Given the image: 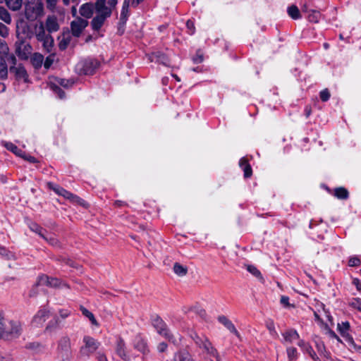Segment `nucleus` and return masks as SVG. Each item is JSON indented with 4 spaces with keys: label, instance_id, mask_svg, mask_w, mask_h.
<instances>
[{
    "label": "nucleus",
    "instance_id": "50",
    "mask_svg": "<svg viewBox=\"0 0 361 361\" xmlns=\"http://www.w3.org/2000/svg\"><path fill=\"white\" fill-rule=\"evenodd\" d=\"M267 328L269 329V332L273 335H277V333L275 329V326L273 320H268L266 324Z\"/></svg>",
    "mask_w": 361,
    "mask_h": 361
},
{
    "label": "nucleus",
    "instance_id": "56",
    "mask_svg": "<svg viewBox=\"0 0 361 361\" xmlns=\"http://www.w3.org/2000/svg\"><path fill=\"white\" fill-rule=\"evenodd\" d=\"M59 314H60L61 317H62L63 319H65L69 316L70 311H68V310H61L59 311Z\"/></svg>",
    "mask_w": 361,
    "mask_h": 361
},
{
    "label": "nucleus",
    "instance_id": "34",
    "mask_svg": "<svg viewBox=\"0 0 361 361\" xmlns=\"http://www.w3.org/2000/svg\"><path fill=\"white\" fill-rule=\"evenodd\" d=\"M80 310H81L82 313L90 320L91 323L93 325H94V326L99 325L97 321L96 320L94 316L93 315V314L92 312H90L89 310H87L84 307H81Z\"/></svg>",
    "mask_w": 361,
    "mask_h": 361
},
{
    "label": "nucleus",
    "instance_id": "61",
    "mask_svg": "<svg viewBox=\"0 0 361 361\" xmlns=\"http://www.w3.org/2000/svg\"><path fill=\"white\" fill-rule=\"evenodd\" d=\"M117 2H118V0H109L108 1V4H109V7H111L112 9L113 8H114L116 6V5L117 4Z\"/></svg>",
    "mask_w": 361,
    "mask_h": 361
},
{
    "label": "nucleus",
    "instance_id": "8",
    "mask_svg": "<svg viewBox=\"0 0 361 361\" xmlns=\"http://www.w3.org/2000/svg\"><path fill=\"white\" fill-rule=\"evenodd\" d=\"M99 63L97 61L92 59H86L81 61L76 66V69L80 74H92L97 68Z\"/></svg>",
    "mask_w": 361,
    "mask_h": 361
},
{
    "label": "nucleus",
    "instance_id": "48",
    "mask_svg": "<svg viewBox=\"0 0 361 361\" xmlns=\"http://www.w3.org/2000/svg\"><path fill=\"white\" fill-rule=\"evenodd\" d=\"M309 20L314 23H318L320 19V13L317 11H313L308 16Z\"/></svg>",
    "mask_w": 361,
    "mask_h": 361
},
{
    "label": "nucleus",
    "instance_id": "47",
    "mask_svg": "<svg viewBox=\"0 0 361 361\" xmlns=\"http://www.w3.org/2000/svg\"><path fill=\"white\" fill-rule=\"evenodd\" d=\"M59 0H46L47 8L51 11H54Z\"/></svg>",
    "mask_w": 361,
    "mask_h": 361
},
{
    "label": "nucleus",
    "instance_id": "37",
    "mask_svg": "<svg viewBox=\"0 0 361 361\" xmlns=\"http://www.w3.org/2000/svg\"><path fill=\"white\" fill-rule=\"evenodd\" d=\"M335 196L339 199H346L348 196V192L344 188H338L335 190Z\"/></svg>",
    "mask_w": 361,
    "mask_h": 361
},
{
    "label": "nucleus",
    "instance_id": "40",
    "mask_svg": "<svg viewBox=\"0 0 361 361\" xmlns=\"http://www.w3.org/2000/svg\"><path fill=\"white\" fill-rule=\"evenodd\" d=\"M247 270L250 273H251L253 276H255V277L260 279H262L261 272L255 266L247 265Z\"/></svg>",
    "mask_w": 361,
    "mask_h": 361
},
{
    "label": "nucleus",
    "instance_id": "7",
    "mask_svg": "<svg viewBox=\"0 0 361 361\" xmlns=\"http://www.w3.org/2000/svg\"><path fill=\"white\" fill-rule=\"evenodd\" d=\"M5 329V333L1 336V338H16L20 335L22 331L21 324L17 321H8Z\"/></svg>",
    "mask_w": 361,
    "mask_h": 361
},
{
    "label": "nucleus",
    "instance_id": "53",
    "mask_svg": "<svg viewBox=\"0 0 361 361\" xmlns=\"http://www.w3.org/2000/svg\"><path fill=\"white\" fill-rule=\"evenodd\" d=\"M360 264V260L357 257H352L349 259L348 264L350 267H357Z\"/></svg>",
    "mask_w": 361,
    "mask_h": 361
},
{
    "label": "nucleus",
    "instance_id": "51",
    "mask_svg": "<svg viewBox=\"0 0 361 361\" xmlns=\"http://www.w3.org/2000/svg\"><path fill=\"white\" fill-rule=\"evenodd\" d=\"M54 61V55H49L47 56L44 61V66L46 69H48L50 68V66L52 65L53 62Z\"/></svg>",
    "mask_w": 361,
    "mask_h": 361
},
{
    "label": "nucleus",
    "instance_id": "11",
    "mask_svg": "<svg viewBox=\"0 0 361 361\" xmlns=\"http://www.w3.org/2000/svg\"><path fill=\"white\" fill-rule=\"evenodd\" d=\"M38 284L40 286H49L51 287H67L68 286L61 283L58 279L50 278L46 275H42L38 278Z\"/></svg>",
    "mask_w": 361,
    "mask_h": 361
},
{
    "label": "nucleus",
    "instance_id": "43",
    "mask_svg": "<svg viewBox=\"0 0 361 361\" xmlns=\"http://www.w3.org/2000/svg\"><path fill=\"white\" fill-rule=\"evenodd\" d=\"M190 337L192 338V340L195 342V343L199 345V347H202L201 343L202 341H204V337H200L197 335L196 332H192L190 334Z\"/></svg>",
    "mask_w": 361,
    "mask_h": 361
},
{
    "label": "nucleus",
    "instance_id": "19",
    "mask_svg": "<svg viewBox=\"0 0 361 361\" xmlns=\"http://www.w3.org/2000/svg\"><path fill=\"white\" fill-rule=\"evenodd\" d=\"M283 338V343H291L295 340H298L300 338L299 334L295 329H288L282 334Z\"/></svg>",
    "mask_w": 361,
    "mask_h": 361
},
{
    "label": "nucleus",
    "instance_id": "12",
    "mask_svg": "<svg viewBox=\"0 0 361 361\" xmlns=\"http://www.w3.org/2000/svg\"><path fill=\"white\" fill-rule=\"evenodd\" d=\"M32 47L29 44L20 42L16 45V54L22 59H27L31 54Z\"/></svg>",
    "mask_w": 361,
    "mask_h": 361
},
{
    "label": "nucleus",
    "instance_id": "21",
    "mask_svg": "<svg viewBox=\"0 0 361 361\" xmlns=\"http://www.w3.org/2000/svg\"><path fill=\"white\" fill-rule=\"evenodd\" d=\"M299 347H300L305 353L309 354V355L314 360L317 359V355L314 353L312 348L305 341L300 340L298 343Z\"/></svg>",
    "mask_w": 361,
    "mask_h": 361
},
{
    "label": "nucleus",
    "instance_id": "17",
    "mask_svg": "<svg viewBox=\"0 0 361 361\" xmlns=\"http://www.w3.org/2000/svg\"><path fill=\"white\" fill-rule=\"evenodd\" d=\"M149 60L152 62L159 63L164 66L169 65V60L167 56L160 51H157V52L152 53L149 56Z\"/></svg>",
    "mask_w": 361,
    "mask_h": 361
},
{
    "label": "nucleus",
    "instance_id": "6",
    "mask_svg": "<svg viewBox=\"0 0 361 361\" xmlns=\"http://www.w3.org/2000/svg\"><path fill=\"white\" fill-rule=\"evenodd\" d=\"M9 48L5 41L0 39V78H6L8 68L5 57L8 55Z\"/></svg>",
    "mask_w": 361,
    "mask_h": 361
},
{
    "label": "nucleus",
    "instance_id": "31",
    "mask_svg": "<svg viewBox=\"0 0 361 361\" xmlns=\"http://www.w3.org/2000/svg\"><path fill=\"white\" fill-rule=\"evenodd\" d=\"M240 166L244 171V176L245 178L251 176L252 169L245 159L243 158L240 160Z\"/></svg>",
    "mask_w": 361,
    "mask_h": 361
},
{
    "label": "nucleus",
    "instance_id": "20",
    "mask_svg": "<svg viewBox=\"0 0 361 361\" xmlns=\"http://www.w3.org/2000/svg\"><path fill=\"white\" fill-rule=\"evenodd\" d=\"M350 325L348 322H342L341 324H338V329L340 331L341 336L346 338L349 342L353 343V338L350 336L348 334Z\"/></svg>",
    "mask_w": 361,
    "mask_h": 361
},
{
    "label": "nucleus",
    "instance_id": "10",
    "mask_svg": "<svg viewBox=\"0 0 361 361\" xmlns=\"http://www.w3.org/2000/svg\"><path fill=\"white\" fill-rule=\"evenodd\" d=\"M88 25V21L85 19L77 17L71 23V33L74 37H78L81 35L85 28Z\"/></svg>",
    "mask_w": 361,
    "mask_h": 361
},
{
    "label": "nucleus",
    "instance_id": "30",
    "mask_svg": "<svg viewBox=\"0 0 361 361\" xmlns=\"http://www.w3.org/2000/svg\"><path fill=\"white\" fill-rule=\"evenodd\" d=\"M131 0H124L121 12V19L126 21L129 15L128 8L131 6Z\"/></svg>",
    "mask_w": 361,
    "mask_h": 361
},
{
    "label": "nucleus",
    "instance_id": "45",
    "mask_svg": "<svg viewBox=\"0 0 361 361\" xmlns=\"http://www.w3.org/2000/svg\"><path fill=\"white\" fill-rule=\"evenodd\" d=\"M44 57L40 54H35L32 58L33 63L37 66H40L42 63Z\"/></svg>",
    "mask_w": 361,
    "mask_h": 361
},
{
    "label": "nucleus",
    "instance_id": "49",
    "mask_svg": "<svg viewBox=\"0 0 361 361\" xmlns=\"http://www.w3.org/2000/svg\"><path fill=\"white\" fill-rule=\"evenodd\" d=\"M0 36L4 38H6L8 36V28L6 25L1 23H0Z\"/></svg>",
    "mask_w": 361,
    "mask_h": 361
},
{
    "label": "nucleus",
    "instance_id": "58",
    "mask_svg": "<svg viewBox=\"0 0 361 361\" xmlns=\"http://www.w3.org/2000/svg\"><path fill=\"white\" fill-rule=\"evenodd\" d=\"M289 298L287 296H282L281 298V303L285 306H288L289 305Z\"/></svg>",
    "mask_w": 361,
    "mask_h": 361
},
{
    "label": "nucleus",
    "instance_id": "44",
    "mask_svg": "<svg viewBox=\"0 0 361 361\" xmlns=\"http://www.w3.org/2000/svg\"><path fill=\"white\" fill-rule=\"evenodd\" d=\"M8 320L5 319L3 315L0 313V338H1L2 334L5 333L4 330L7 325Z\"/></svg>",
    "mask_w": 361,
    "mask_h": 361
},
{
    "label": "nucleus",
    "instance_id": "55",
    "mask_svg": "<svg viewBox=\"0 0 361 361\" xmlns=\"http://www.w3.org/2000/svg\"><path fill=\"white\" fill-rule=\"evenodd\" d=\"M49 187L52 189L56 194L58 195H61V193H62L61 192V190H63V188L59 186V185H54L52 183H49Z\"/></svg>",
    "mask_w": 361,
    "mask_h": 361
},
{
    "label": "nucleus",
    "instance_id": "3",
    "mask_svg": "<svg viewBox=\"0 0 361 361\" xmlns=\"http://www.w3.org/2000/svg\"><path fill=\"white\" fill-rule=\"evenodd\" d=\"M57 354L63 360H68L71 355V338L68 336H62L58 341Z\"/></svg>",
    "mask_w": 361,
    "mask_h": 361
},
{
    "label": "nucleus",
    "instance_id": "54",
    "mask_svg": "<svg viewBox=\"0 0 361 361\" xmlns=\"http://www.w3.org/2000/svg\"><path fill=\"white\" fill-rule=\"evenodd\" d=\"M186 26L188 30V32L190 35H192L195 32V25L192 21L188 20L186 23Z\"/></svg>",
    "mask_w": 361,
    "mask_h": 361
},
{
    "label": "nucleus",
    "instance_id": "15",
    "mask_svg": "<svg viewBox=\"0 0 361 361\" xmlns=\"http://www.w3.org/2000/svg\"><path fill=\"white\" fill-rule=\"evenodd\" d=\"M44 26L49 33L56 32L59 30L58 20L54 16H47Z\"/></svg>",
    "mask_w": 361,
    "mask_h": 361
},
{
    "label": "nucleus",
    "instance_id": "59",
    "mask_svg": "<svg viewBox=\"0 0 361 361\" xmlns=\"http://www.w3.org/2000/svg\"><path fill=\"white\" fill-rule=\"evenodd\" d=\"M353 283L356 286L358 290H361V281L357 279H354Z\"/></svg>",
    "mask_w": 361,
    "mask_h": 361
},
{
    "label": "nucleus",
    "instance_id": "18",
    "mask_svg": "<svg viewBox=\"0 0 361 361\" xmlns=\"http://www.w3.org/2000/svg\"><path fill=\"white\" fill-rule=\"evenodd\" d=\"M79 12L82 17L90 18L94 12V4L91 3L84 4L80 6Z\"/></svg>",
    "mask_w": 361,
    "mask_h": 361
},
{
    "label": "nucleus",
    "instance_id": "23",
    "mask_svg": "<svg viewBox=\"0 0 361 361\" xmlns=\"http://www.w3.org/2000/svg\"><path fill=\"white\" fill-rule=\"evenodd\" d=\"M218 320L220 323L224 324L231 332L235 334V335H238V332L233 324L225 316H219L218 317Z\"/></svg>",
    "mask_w": 361,
    "mask_h": 361
},
{
    "label": "nucleus",
    "instance_id": "25",
    "mask_svg": "<svg viewBox=\"0 0 361 361\" xmlns=\"http://www.w3.org/2000/svg\"><path fill=\"white\" fill-rule=\"evenodd\" d=\"M28 226L32 231L38 234L41 238H45V233L47 231L35 222L30 221L28 223Z\"/></svg>",
    "mask_w": 361,
    "mask_h": 361
},
{
    "label": "nucleus",
    "instance_id": "22",
    "mask_svg": "<svg viewBox=\"0 0 361 361\" xmlns=\"http://www.w3.org/2000/svg\"><path fill=\"white\" fill-rule=\"evenodd\" d=\"M34 32L38 40L42 39L43 37L47 36L49 34H47L45 32L44 25L42 22H39L37 23L34 27Z\"/></svg>",
    "mask_w": 361,
    "mask_h": 361
},
{
    "label": "nucleus",
    "instance_id": "62",
    "mask_svg": "<svg viewBox=\"0 0 361 361\" xmlns=\"http://www.w3.org/2000/svg\"><path fill=\"white\" fill-rule=\"evenodd\" d=\"M143 1L144 0H131V6L135 7Z\"/></svg>",
    "mask_w": 361,
    "mask_h": 361
},
{
    "label": "nucleus",
    "instance_id": "29",
    "mask_svg": "<svg viewBox=\"0 0 361 361\" xmlns=\"http://www.w3.org/2000/svg\"><path fill=\"white\" fill-rule=\"evenodd\" d=\"M39 41L42 42L44 48L47 51H51L54 45V39L49 34L47 36L43 37L42 39H39Z\"/></svg>",
    "mask_w": 361,
    "mask_h": 361
},
{
    "label": "nucleus",
    "instance_id": "42",
    "mask_svg": "<svg viewBox=\"0 0 361 361\" xmlns=\"http://www.w3.org/2000/svg\"><path fill=\"white\" fill-rule=\"evenodd\" d=\"M70 41H71V39H70L69 36L68 35L67 37H66V35H63V37L59 44L60 49L63 50V49H66V47H68V45L70 43Z\"/></svg>",
    "mask_w": 361,
    "mask_h": 361
},
{
    "label": "nucleus",
    "instance_id": "57",
    "mask_svg": "<svg viewBox=\"0 0 361 361\" xmlns=\"http://www.w3.org/2000/svg\"><path fill=\"white\" fill-rule=\"evenodd\" d=\"M167 348V345L165 343H161L159 344L157 348L159 352H164Z\"/></svg>",
    "mask_w": 361,
    "mask_h": 361
},
{
    "label": "nucleus",
    "instance_id": "36",
    "mask_svg": "<svg viewBox=\"0 0 361 361\" xmlns=\"http://www.w3.org/2000/svg\"><path fill=\"white\" fill-rule=\"evenodd\" d=\"M135 348L143 353L147 350L146 343L140 338H137V341L135 343Z\"/></svg>",
    "mask_w": 361,
    "mask_h": 361
},
{
    "label": "nucleus",
    "instance_id": "26",
    "mask_svg": "<svg viewBox=\"0 0 361 361\" xmlns=\"http://www.w3.org/2000/svg\"><path fill=\"white\" fill-rule=\"evenodd\" d=\"M28 226L32 231L38 234L41 238H45V233L47 231L35 222L30 221L28 223Z\"/></svg>",
    "mask_w": 361,
    "mask_h": 361
},
{
    "label": "nucleus",
    "instance_id": "24",
    "mask_svg": "<svg viewBox=\"0 0 361 361\" xmlns=\"http://www.w3.org/2000/svg\"><path fill=\"white\" fill-rule=\"evenodd\" d=\"M4 3L10 10L17 11L21 8L23 0H5Z\"/></svg>",
    "mask_w": 361,
    "mask_h": 361
},
{
    "label": "nucleus",
    "instance_id": "2",
    "mask_svg": "<svg viewBox=\"0 0 361 361\" xmlns=\"http://www.w3.org/2000/svg\"><path fill=\"white\" fill-rule=\"evenodd\" d=\"M44 4L42 0L27 1L25 5V16L29 21H34L44 16Z\"/></svg>",
    "mask_w": 361,
    "mask_h": 361
},
{
    "label": "nucleus",
    "instance_id": "32",
    "mask_svg": "<svg viewBox=\"0 0 361 361\" xmlns=\"http://www.w3.org/2000/svg\"><path fill=\"white\" fill-rule=\"evenodd\" d=\"M173 271L175 272L176 274L180 276H185L188 273V268L187 267L185 266H183L181 265L180 264L178 263V262H176L174 264H173Z\"/></svg>",
    "mask_w": 361,
    "mask_h": 361
},
{
    "label": "nucleus",
    "instance_id": "41",
    "mask_svg": "<svg viewBox=\"0 0 361 361\" xmlns=\"http://www.w3.org/2000/svg\"><path fill=\"white\" fill-rule=\"evenodd\" d=\"M42 238L54 246L59 245L58 240L53 235L48 234L47 232L45 233V238Z\"/></svg>",
    "mask_w": 361,
    "mask_h": 361
},
{
    "label": "nucleus",
    "instance_id": "63",
    "mask_svg": "<svg viewBox=\"0 0 361 361\" xmlns=\"http://www.w3.org/2000/svg\"><path fill=\"white\" fill-rule=\"evenodd\" d=\"M329 334L330 336H331L332 338H335L337 339V341H341L340 338L336 336V334L333 331L329 330Z\"/></svg>",
    "mask_w": 361,
    "mask_h": 361
},
{
    "label": "nucleus",
    "instance_id": "1",
    "mask_svg": "<svg viewBox=\"0 0 361 361\" xmlns=\"http://www.w3.org/2000/svg\"><path fill=\"white\" fill-rule=\"evenodd\" d=\"M95 16L91 21V26L93 30L98 31L104 24L106 20L112 13V8L106 6V0H97L94 4Z\"/></svg>",
    "mask_w": 361,
    "mask_h": 361
},
{
    "label": "nucleus",
    "instance_id": "46",
    "mask_svg": "<svg viewBox=\"0 0 361 361\" xmlns=\"http://www.w3.org/2000/svg\"><path fill=\"white\" fill-rule=\"evenodd\" d=\"M6 147L8 149L11 150V152H13V153H15L16 154L18 155V156H22V151L20 149H19L16 146H15L12 143H7L6 145Z\"/></svg>",
    "mask_w": 361,
    "mask_h": 361
},
{
    "label": "nucleus",
    "instance_id": "5",
    "mask_svg": "<svg viewBox=\"0 0 361 361\" xmlns=\"http://www.w3.org/2000/svg\"><path fill=\"white\" fill-rule=\"evenodd\" d=\"M48 84L50 88L58 94L59 97L63 99L64 97V92L60 88V86L68 87L72 85V82L62 78H50Z\"/></svg>",
    "mask_w": 361,
    "mask_h": 361
},
{
    "label": "nucleus",
    "instance_id": "13",
    "mask_svg": "<svg viewBox=\"0 0 361 361\" xmlns=\"http://www.w3.org/2000/svg\"><path fill=\"white\" fill-rule=\"evenodd\" d=\"M201 345L202 347L200 348H203L207 355L216 358V361H220V357L216 349L213 347L211 342L206 337H204V341H202Z\"/></svg>",
    "mask_w": 361,
    "mask_h": 361
},
{
    "label": "nucleus",
    "instance_id": "38",
    "mask_svg": "<svg viewBox=\"0 0 361 361\" xmlns=\"http://www.w3.org/2000/svg\"><path fill=\"white\" fill-rule=\"evenodd\" d=\"M287 355L289 361L295 360L298 357V353L295 348L289 347L286 350Z\"/></svg>",
    "mask_w": 361,
    "mask_h": 361
},
{
    "label": "nucleus",
    "instance_id": "28",
    "mask_svg": "<svg viewBox=\"0 0 361 361\" xmlns=\"http://www.w3.org/2000/svg\"><path fill=\"white\" fill-rule=\"evenodd\" d=\"M126 345L122 338H119L116 343V353L123 359L126 358Z\"/></svg>",
    "mask_w": 361,
    "mask_h": 361
},
{
    "label": "nucleus",
    "instance_id": "52",
    "mask_svg": "<svg viewBox=\"0 0 361 361\" xmlns=\"http://www.w3.org/2000/svg\"><path fill=\"white\" fill-rule=\"evenodd\" d=\"M320 98L323 102H326L330 98V92L327 89L323 90L320 92Z\"/></svg>",
    "mask_w": 361,
    "mask_h": 361
},
{
    "label": "nucleus",
    "instance_id": "16",
    "mask_svg": "<svg viewBox=\"0 0 361 361\" xmlns=\"http://www.w3.org/2000/svg\"><path fill=\"white\" fill-rule=\"evenodd\" d=\"M10 72L14 73L17 79L23 80L24 82L27 81L28 75L27 71L21 65L10 67Z\"/></svg>",
    "mask_w": 361,
    "mask_h": 361
},
{
    "label": "nucleus",
    "instance_id": "60",
    "mask_svg": "<svg viewBox=\"0 0 361 361\" xmlns=\"http://www.w3.org/2000/svg\"><path fill=\"white\" fill-rule=\"evenodd\" d=\"M97 359L99 361H108L106 355L103 353H98Z\"/></svg>",
    "mask_w": 361,
    "mask_h": 361
},
{
    "label": "nucleus",
    "instance_id": "33",
    "mask_svg": "<svg viewBox=\"0 0 361 361\" xmlns=\"http://www.w3.org/2000/svg\"><path fill=\"white\" fill-rule=\"evenodd\" d=\"M61 192L62 193H61L60 195L63 196L66 199L70 200H71L73 202H80V201L82 200L78 196L74 195L73 194H72L71 192L67 191L64 188L63 190H61Z\"/></svg>",
    "mask_w": 361,
    "mask_h": 361
},
{
    "label": "nucleus",
    "instance_id": "35",
    "mask_svg": "<svg viewBox=\"0 0 361 361\" xmlns=\"http://www.w3.org/2000/svg\"><path fill=\"white\" fill-rule=\"evenodd\" d=\"M288 13L293 19H298L300 18V11L296 6H291L288 8Z\"/></svg>",
    "mask_w": 361,
    "mask_h": 361
},
{
    "label": "nucleus",
    "instance_id": "27",
    "mask_svg": "<svg viewBox=\"0 0 361 361\" xmlns=\"http://www.w3.org/2000/svg\"><path fill=\"white\" fill-rule=\"evenodd\" d=\"M0 20L4 21L6 24H11L12 18L8 10L2 6H0Z\"/></svg>",
    "mask_w": 361,
    "mask_h": 361
},
{
    "label": "nucleus",
    "instance_id": "39",
    "mask_svg": "<svg viewBox=\"0 0 361 361\" xmlns=\"http://www.w3.org/2000/svg\"><path fill=\"white\" fill-rule=\"evenodd\" d=\"M175 361H192L190 355L188 353H179L175 355Z\"/></svg>",
    "mask_w": 361,
    "mask_h": 361
},
{
    "label": "nucleus",
    "instance_id": "64",
    "mask_svg": "<svg viewBox=\"0 0 361 361\" xmlns=\"http://www.w3.org/2000/svg\"><path fill=\"white\" fill-rule=\"evenodd\" d=\"M203 61V58L202 56H197L196 58L194 59L195 63H201Z\"/></svg>",
    "mask_w": 361,
    "mask_h": 361
},
{
    "label": "nucleus",
    "instance_id": "4",
    "mask_svg": "<svg viewBox=\"0 0 361 361\" xmlns=\"http://www.w3.org/2000/svg\"><path fill=\"white\" fill-rule=\"evenodd\" d=\"M84 345L81 347L80 353L82 357H89L100 346V343L94 338L85 336L83 338Z\"/></svg>",
    "mask_w": 361,
    "mask_h": 361
},
{
    "label": "nucleus",
    "instance_id": "9",
    "mask_svg": "<svg viewBox=\"0 0 361 361\" xmlns=\"http://www.w3.org/2000/svg\"><path fill=\"white\" fill-rule=\"evenodd\" d=\"M152 324L160 335L164 336L174 343H177V341L173 339V336L169 333L166 324L160 317H155L153 319Z\"/></svg>",
    "mask_w": 361,
    "mask_h": 361
},
{
    "label": "nucleus",
    "instance_id": "14",
    "mask_svg": "<svg viewBox=\"0 0 361 361\" xmlns=\"http://www.w3.org/2000/svg\"><path fill=\"white\" fill-rule=\"evenodd\" d=\"M49 317V311L45 309L39 310L34 316L32 324L35 326H41Z\"/></svg>",
    "mask_w": 361,
    "mask_h": 361
}]
</instances>
